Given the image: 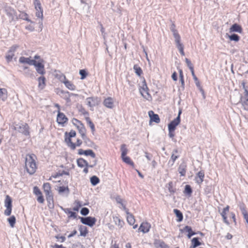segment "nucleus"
I'll return each instance as SVG.
<instances>
[{
	"mask_svg": "<svg viewBox=\"0 0 248 248\" xmlns=\"http://www.w3.org/2000/svg\"><path fill=\"white\" fill-rule=\"evenodd\" d=\"M24 168L30 175L34 174L38 169L37 158L34 154H28L24 157Z\"/></svg>",
	"mask_w": 248,
	"mask_h": 248,
	"instance_id": "1",
	"label": "nucleus"
},
{
	"mask_svg": "<svg viewBox=\"0 0 248 248\" xmlns=\"http://www.w3.org/2000/svg\"><path fill=\"white\" fill-rule=\"evenodd\" d=\"M76 135L77 133L74 130H71L70 132H65L64 133V142L67 146L72 150H74L77 147H80L83 143L82 140L79 138L76 140V142L72 141V139L75 138Z\"/></svg>",
	"mask_w": 248,
	"mask_h": 248,
	"instance_id": "2",
	"label": "nucleus"
},
{
	"mask_svg": "<svg viewBox=\"0 0 248 248\" xmlns=\"http://www.w3.org/2000/svg\"><path fill=\"white\" fill-rule=\"evenodd\" d=\"M223 222L229 225L231 223H234L235 225L237 224L235 215L233 212H230V206L227 205L220 212Z\"/></svg>",
	"mask_w": 248,
	"mask_h": 248,
	"instance_id": "3",
	"label": "nucleus"
},
{
	"mask_svg": "<svg viewBox=\"0 0 248 248\" xmlns=\"http://www.w3.org/2000/svg\"><path fill=\"white\" fill-rule=\"evenodd\" d=\"M34 59V61L32 65L34 66L35 69L38 74L41 75H44L46 73L44 60L38 55H35Z\"/></svg>",
	"mask_w": 248,
	"mask_h": 248,
	"instance_id": "4",
	"label": "nucleus"
},
{
	"mask_svg": "<svg viewBox=\"0 0 248 248\" xmlns=\"http://www.w3.org/2000/svg\"><path fill=\"white\" fill-rule=\"evenodd\" d=\"M72 123L78 129L81 138L83 140L86 138L87 130L84 124L76 118H73L72 120Z\"/></svg>",
	"mask_w": 248,
	"mask_h": 248,
	"instance_id": "5",
	"label": "nucleus"
},
{
	"mask_svg": "<svg viewBox=\"0 0 248 248\" xmlns=\"http://www.w3.org/2000/svg\"><path fill=\"white\" fill-rule=\"evenodd\" d=\"M77 163L78 167L80 168H83V171L84 173L87 174L88 173V168H93L96 164V161L95 160L94 163L92 164H89L88 162L83 158H79L77 160Z\"/></svg>",
	"mask_w": 248,
	"mask_h": 248,
	"instance_id": "6",
	"label": "nucleus"
},
{
	"mask_svg": "<svg viewBox=\"0 0 248 248\" xmlns=\"http://www.w3.org/2000/svg\"><path fill=\"white\" fill-rule=\"evenodd\" d=\"M4 205L6 207L4 213V215L6 216H9L11 214L12 210V200L9 195L6 196Z\"/></svg>",
	"mask_w": 248,
	"mask_h": 248,
	"instance_id": "7",
	"label": "nucleus"
},
{
	"mask_svg": "<svg viewBox=\"0 0 248 248\" xmlns=\"http://www.w3.org/2000/svg\"><path fill=\"white\" fill-rule=\"evenodd\" d=\"M33 4L36 10V16L40 18H43V9L39 0H34Z\"/></svg>",
	"mask_w": 248,
	"mask_h": 248,
	"instance_id": "8",
	"label": "nucleus"
},
{
	"mask_svg": "<svg viewBox=\"0 0 248 248\" xmlns=\"http://www.w3.org/2000/svg\"><path fill=\"white\" fill-rule=\"evenodd\" d=\"M139 91L143 97H146L147 96H150L149 89L147 86L146 80L143 77L142 78L141 84L140 86Z\"/></svg>",
	"mask_w": 248,
	"mask_h": 248,
	"instance_id": "9",
	"label": "nucleus"
},
{
	"mask_svg": "<svg viewBox=\"0 0 248 248\" xmlns=\"http://www.w3.org/2000/svg\"><path fill=\"white\" fill-rule=\"evenodd\" d=\"M86 104L90 108H93L99 104L100 100L97 96L87 97L86 99Z\"/></svg>",
	"mask_w": 248,
	"mask_h": 248,
	"instance_id": "10",
	"label": "nucleus"
},
{
	"mask_svg": "<svg viewBox=\"0 0 248 248\" xmlns=\"http://www.w3.org/2000/svg\"><path fill=\"white\" fill-rule=\"evenodd\" d=\"M44 191L46 194V200H50L53 199V195L51 191V185L49 183H45L43 186Z\"/></svg>",
	"mask_w": 248,
	"mask_h": 248,
	"instance_id": "11",
	"label": "nucleus"
},
{
	"mask_svg": "<svg viewBox=\"0 0 248 248\" xmlns=\"http://www.w3.org/2000/svg\"><path fill=\"white\" fill-rule=\"evenodd\" d=\"M68 121V119L65 115L63 113L61 112L60 110H58L57 116V122L58 124L63 126L67 123Z\"/></svg>",
	"mask_w": 248,
	"mask_h": 248,
	"instance_id": "12",
	"label": "nucleus"
},
{
	"mask_svg": "<svg viewBox=\"0 0 248 248\" xmlns=\"http://www.w3.org/2000/svg\"><path fill=\"white\" fill-rule=\"evenodd\" d=\"M80 220L83 224L88 225L90 227H93L96 221V218L92 217H81Z\"/></svg>",
	"mask_w": 248,
	"mask_h": 248,
	"instance_id": "13",
	"label": "nucleus"
},
{
	"mask_svg": "<svg viewBox=\"0 0 248 248\" xmlns=\"http://www.w3.org/2000/svg\"><path fill=\"white\" fill-rule=\"evenodd\" d=\"M151 228V225L147 221L142 222L138 229L139 232H142L143 233L148 232Z\"/></svg>",
	"mask_w": 248,
	"mask_h": 248,
	"instance_id": "14",
	"label": "nucleus"
},
{
	"mask_svg": "<svg viewBox=\"0 0 248 248\" xmlns=\"http://www.w3.org/2000/svg\"><path fill=\"white\" fill-rule=\"evenodd\" d=\"M5 12L7 15L11 19L12 21L17 20V15L16 11L10 7L6 8Z\"/></svg>",
	"mask_w": 248,
	"mask_h": 248,
	"instance_id": "15",
	"label": "nucleus"
},
{
	"mask_svg": "<svg viewBox=\"0 0 248 248\" xmlns=\"http://www.w3.org/2000/svg\"><path fill=\"white\" fill-rule=\"evenodd\" d=\"M148 115L150 117V125H151L153 122H155V123L157 124L160 123V119L158 115L157 114H155L153 110L149 111Z\"/></svg>",
	"mask_w": 248,
	"mask_h": 248,
	"instance_id": "16",
	"label": "nucleus"
},
{
	"mask_svg": "<svg viewBox=\"0 0 248 248\" xmlns=\"http://www.w3.org/2000/svg\"><path fill=\"white\" fill-rule=\"evenodd\" d=\"M181 113V111H180L179 112L178 116L176 118L174 119L173 121H172L168 125V129H171L173 130H175L176 126L180 124V114Z\"/></svg>",
	"mask_w": 248,
	"mask_h": 248,
	"instance_id": "17",
	"label": "nucleus"
},
{
	"mask_svg": "<svg viewBox=\"0 0 248 248\" xmlns=\"http://www.w3.org/2000/svg\"><path fill=\"white\" fill-rule=\"evenodd\" d=\"M33 193L37 196V201L41 203H44V199L42 195V193L37 186H36L33 187Z\"/></svg>",
	"mask_w": 248,
	"mask_h": 248,
	"instance_id": "18",
	"label": "nucleus"
},
{
	"mask_svg": "<svg viewBox=\"0 0 248 248\" xmlns=\"http://www.w3.org/2000/svg\"><path fill=\"white\" fill-rule=\"evenodd\" d=\"M62 77L63 78L62 82L64 84L65 86L71 91H74L76 89V86L71 81H69L66 78V77L62 74Z\"/></svg>",
	"mask_w": 248,
	"mask_h": 248,
	"instance_id": "19",
	"label": "nucleus"
},
{
	"mask_svg": "<svg viewBox=\"0 0 248 248\" xmlns=\"http://www.w3.org/2000/svg\"><path fill=\"white\" fill-rule=\"evenodd\" d=\"M126 219L128 223L130 225H133V228L136 229L138 227V224H135L136 219L134 216L131 213H129L126 215Z\"/></svg>",
	"mask_w": 248,
	"mask_h": 248,
	"instance_id": "20",
	"label": "nucleus"
},
{
	"mask_svg": "<svg viewBox=\"0 0 248 248\" xmlns=\"http://www.w3.org/2000/svg\"><path fill=\"white\" fill-rule=\"evenodd\" d=\"M83 114L86 115V117H85V120L86 121L87 124L91 128L92 132L93 133L95 130V126L94 124L91 121L90 118L89 117L88 112L85 110L83 112Z\"/></svg>",
	"mask_w": 248,
	"mask_h": 248,
	"instance_id": "21",
	"label": "nucleus"
},
{
	"mask_svg": "<svg viewBox=\"0 0 248 248\" xmlns=\"http://www.w3.org/2000/svg\"><path fill=\"white\" fill-rule=\"evenodd\" d=\"M103 105L107 108H112L114 107V100L111 97H108L103 101Z\"/></svg>",
	"mask_w": 248,
	"mask_h": 248,
	"instance_id": "22",
	"label": "nucleus"
},
{
	"mask_svg": "<svg viewBox=\"0 0 248 248\" xmlns=\"http://www.w3.org/2000/svg\"><path fill=\"white\" fill-rule=\"evenodd\" d=\"M204 175L203 170H200L199 171L195 177V181L196 183L199 185H201L203 181Z\"/></svg>",
	"mask_w": 248,
	"mask_h": 248,
	"instance_id": "23",
	"label": "nucleus"
},
{
	"mask_svg": "<svg viewBox=\"0 0 248 248\" xmlns=\"http://www.w3.org/2000/svg\"><path fill=\"white\" fill-rule=\"evenodd\" d=\"M20 129L21 130L22 133L25 136L30 135V127L28 124L24 123L19 126Z\"/></svg>",
	"mask_w": 248,
	"mask_h": 248,
	"instance_id": "24",
	"label": "nucleus"
},
{
	"mask_svg": "<svg viewBox=\"0 0 248 248\" xmlns=\"http://www.w3.org/2000/svg\"><path fill=\"white\" fill-rule=\"evenodd\" d=\"M182 232L184 233H187V236L188 238H191V237L195 234V232H194L191 227L189 226H186L182 230Z\"/></svg>",
	"mask_w": 248,
	"mask_h": 248,
	"instance_id": "25",
	"label": "nucleus"
},
{
	"mask_svg": "<svg viewBox=\"0 0 248 248\" xmlns=\"http://www.w3.org/2000/svg\"><path fill=\"white\" fill-rule=\"evenodd\" d=\"M170 30L173 33L175 41L181 39L180 35H179L177 30L176 29V26L174 23H172L171 25Z\"/></svg>",
	"mask_w": 248,
	"mask_h": 248,
	"instance_id": "26",
	"label": "nucleus"
},
{
	"mask_svg": "<svg viewBox=\"0 0 248 248\" xmlns=\"http://www.w3.org/2000/svg\"><path fill=\"white\" fill-rule=\"evenodd\" d=\"M34 60H31V57L26 58L25 57H20L19 59V62L21 63H27L29 65H32Z\"/></svg>",
	"mask_w": 248,
	"mask_h": 248,
	"instance_id": "27",
	"label": "nucleus"
},
{
	"mask_svg": "<svg viewBox=\"0 0 248 248\" xmlns=\"http://www.w3.org/2000/svg\"><path fill=\"white\" fill-rule=\"evenodd\" d=\"M15 50V49L11 48L8 51V53L5 56L6 60L8 62H9L11 61H12L13 57L15 56V54H14Z\"/></svg>",
	"mask_w": 248,
	"mask_h": 248,
	"instance_id": "28",
	"label": "nucleus"
},
{
	"mask_svg": "<svg viewBox=\"0 0 248 248\" xmlns=\"http://www.w3.org/2000/svg\"><path fill=\"white\" fill-rule=\"evenodd\" d=\"M8 97V92L5 88H0V98L5 101Z\"/></svg>",
	"mask_w": 248,
	"mask_h": 248,
	"instance_id": "29",
	"label": "nucleus"
},
{
	"mask_svg": "<svg viewBox=\"0 0 248 248\" xmlns=\"http://www.w3.org/2000/svg\"><path fill=\"white\" fill-rule=\"evenodd\" d=\"M230 31L231 32L235 31L241 33L242 31V29L239 25L237 24H234L230 28Z\"/></svg>",
	"mask_w": 248,
	"mask_h": 248,
	"instance_id": "30",
	"label": "nucleus"
},
{
	"mask_svg": "<svg viewBox=\"0 0 248 248\" xmlns=\"http://www.w3.org/2000/svg\"><path fill=\"white\" fill-rule=\"evenodd\" d=\"M38 87L42 90L46 86V78L44 77H40L38 78Z\"/></svg>",
	"mask_w": 248,
	"mask_h": 248,
	"instance_id": "31",
	"label": "nucleus"
},
{
	"mask_svg": "<svg viewBox=\"0 0 248 248\" xmlns=\"http://www.w3.org/2000/svg\"><path fill=\"white\" fill-rule=\"evenodd\" d=\"M175 43L176 44L177 47L178 48V50H179V52L180 54L182 56L185 55V52L184 50V46L183 44L181 43V39H178L177 40L175 41Z\"/></svg>",
	"mask_w": 248,
	"mask_h": 248,
	"instance_id": "32",
	"label": "nucleus"
},
{
	"mask_svg": "<svg viewBox=\"0 0 248 248\" xmlns=\"http://www.w3.org/2000/svg\"><path fill=\"white\" fill-rule=\"evenodd\" d=\"M191 241V244L190 248H196L201 245V243L199 241V238L198 237L192 238Z\"/></svg>",
	"mask_w": 248,
	"mask_h": 248,
	"instance_id": "33",
	"label": "nucleus"
},
{
	"mask_svg": "<svg viewBox=\"0 0 248 248\" xmlns=\"http://www.w3.org/2000/svg\"><path fill=\"white\" fill-rule=\"evenodd\" d=\"M22 19L29 22H32L29 18V15L25 12H20L19 14L17 16V20Z\"/></svg>",
	"mask_w": 248,
	"mask_h": 248,
	"instance_id": "34",
	"label": "nucleus"
},
{
	"mask_svg": "<svg viewBox=\"0 0 248 248\" xmlns=\"http://www.w3.org/2000/svg\"><path fill=\"white\" fill-rule=\"evenodd\" d=\"M114 221L116 225L120 228H122L124 224V221L118 217H113Z\"/></svg>",
	"mask_w": 248,
	"mask_h": 248,
	"instance_id": "35",
	"label": "nucleus"
},
{
	"mask_svg": "<svg viewBox=\"0 0 248 248\" xmlns=\"http://www.w3.org/2000/svg\"><path fill=\"white\" fill-rule=\"evenodd\" d=\"M173 212L175 213L176 217H177V221L178 222L182 221L183 219V215L182 212L177 209H174Z\"/></svg>",
	"mask_w": 248,
	"mask_h": 248,
	"instance_id": "36",
	"label": "nucleus"
},
{
	"mask_svg": "<svg viewBox=\"0 0 248 248\" xmlns=\"http://www.w3.org/2000/svg\"><path fill=\"white\" fill-rule=\"evenodd\" d=\"M178 171L181 176H185L186 172V166L185 164L180 165L178 168Z\"/></svg>",
	"mask_w": 248,
	"mask_h": 248,
	"instance_id": "37",
	"label": "nucleus"
},
{
	"mask_svg": "<svg viewBox=\"0 0 248 248\" xmlns=\"http://www.w3.org/2000/svg\"><path fill=\"white\" fill-rule=\"evenodd\" d=\"M122 160L123 162L125 163L126 164L129 165L132 167H134V163L133 161L131 160V159L130 158V157L126 155L124 157H121Z\"/></svg>",
	"mask_w": 248,
	"mask_h": 248,
	"instance_id": "38",
	"label": "nucleus"
},
{
	"mask_svg": "<svg viewBox=\"0 0 248 248\" xmlns=\"http://www.w3.org/2000/svg\"><path fill=\"white\" fill-rule=\"evenodd\" d=\"M133 69L136 75L140 77L143 74L142 70L138 64H135L134 65Z\"/></svg>",
	"mask_w": 248,
	"mask_h": 248,
	"instance_id": "39",
	"label": "nucleus"
},
{
	"mask_svg": "<svg viewBox=\"0 0 248 248\" xmlns=\"http://www.w3.org/2000/svg\"><path fill=\"white\" fill-rule=\"evenodd\" d=\"M120 150L121 152V157L126 156L128 152L126 145L125 144H122L121 145Z\"/></svg>",
	"mask_w": 248,
	"mask_h": 248,
	"instance_id": "40",
	"label": "nucleus"
},
{
	"mask_svg": "<svg viewBox=\"0 0 248 248\" xmlns=\"http://www.w3.org/2000/svg\"><path fill=\"white\" fill-rule=\"evenodd\" d=\"M80 235L83 236H86L88 233V231L86 227L81 226L79 229Z\"/></svg>",
	"mask_w": 248,
	"mask_h": 248,
	"instance_id": "41",
	"label": "nucleus"
},
{
	"mask_svg": "<svg viewBox=\"0 0 248 248\" xmlns=\"http://www.w3.org/2000/svg\"><path fill=\"white\" fill-rule=\"evenodd\" d=\"M90 181H91V184L93 186L96 185L100 182L99 179L96 176H93L91 177L90 178Z\"/></svg>",
	"mask_w": 248,
	"mask_h": 248,
	"instance_id": "42",
	"label": "nucleus"
},
{
	"mask_svg": "<svg viewBox=\"0 0 248 248\" xmlns=\"http://www.w3.org/2000/svg\"><path fill=\"white\" fill-rule=\"evenodd\" d=\"M8 221L11 227H14L15 226L16 219L14 216H12L9 218H8Z\"/></svg>",
	"mask_w": 248,
	"mask_h": 248,
	"instance_id": "43",
	"label": "nucleus"
},
{
	"mask_svg": "<svg viewBox=\"0 0 248 248\" xmlns=\"http://www.w3.org/2000/svg\"><path fill=\"white\" fill-rule=\"evenodd\" d=\"M74 207L73 209L74 211H78L80 207L82 206V204L81 202L79 201H76L74 202Z\"/></svg>",
	"mask_w": 248,
	"mask_h": 248,
	"instance_id": "44",
	"label": "nucleus"
},
{
	"mask_svg": "<svg viewBox=\"0 0 248 248\" xmlns=\"http://www.w3.org/2000/svg\"><path fill=\"white\" fill-rule=\"evenodd\" d=\"M58 190L60 193H63L65 192L68 193L69 192V189L68 186H60L58 187Z\"/></svg>",
	"mask_w": 248,
	"mask_h": 248,
	"instance_id": "45",
	"label": "nucleus"
},
{
	"mask_svg": "<svg viewBox=\"0 0 248 248\" xmlns=\"http://www.w3.org/2000/svg\"><path fill=\"white\" fill-rule=\"evenodd\" d=\"M179 78H180V80L182 86L183 87L185 85V80H184V77L183 75V70L181 69H179Z\"/></svg>",
	"mask_w": 248,
	"mask_h": 248,
	"instance_id": "46",
	"label": "nucleus"
},
{
	"mask_svg": "<svg viewBox=\"0 0 248 248\" xmlns=\"http://www.w3.org/2000/svg\"><path fill=\"white\" fill-rule=\"evenodd\" d=\"M84 155L86 156L90 155L93 158H95V154L92 150H85Z\"/></svg>",
	"mask_w": 248,
	"mask_h": 248,
	"instance_id": "47",
	"label": "nucleus"
},
{
	"mask_svg": "<svg viewBox=\"0 0 248 248\" xmlns=\"http://www.w3.org/2000/svg\"><path fill=\"white\" fill-rule=\"evenodd\" d=\"M178 153V150L176 149L173 151V153L171 155V159L173 163L179 157V155H177Z\"/></svg>",
	"mask_w": 248,
	"mask_h": 248,
	"instance_id": "48",
	"label": "nucleus"
},
{
	"mask_svg": "<svg viewBox=\"0 0 248 248\" xmlns=\"http://www.w3.org/2000/svg\"><path fill=\"white\" fill-rule=\"evenodd\" d=\"M240 101H248V90L245 89L244 94L240 98Z\"/></svg>",
	"mask_w": 248,
	"mask_h": 248,
	"instance_id": "49",
	"label": "nucleus"
},
{
	"mask_svg": "<svg viewBox=\"0 0 248 248\" xmlns=\"http://www.w3.org/2000/svg\"><path fill=\"white\" fill-rule=\"evenodd\" d=\"M79 74L81 76V79H85L86 78L87 76L88 75V73H87L86 71L84 69L80 70Z\"/></svg>",
	"mask_w": 248,
	"mask_h": 248,
	"instance_id": "50",
	"label": "nucleus"
},
{
	"mask_svg": "<svg viewBox=\"0 0 248 248\" xmlns=\"http://www.w3.org/2000/svg\"><path fill=\"white\" fill-rule=\"evenodd\" d=\"M229 38L232 41L238 42L240 39V37L236 34H233L229 36Z\"/></svg>",
	"mask_w": 248,
	"mask_h": 248,
	"instance_id": "51",
	"label": "nucleus"
},
{
	"mask_svg": "<svg viewBox=\"0 0 248 248\" xmlns=\"http://www.w3.org/2000/svg\"><path fill=\"white\" fill-rule=\"evenodd\" d=\"M65 212L69 215V217H76V213L75 212L70 211V209H67L66 211H65Z\"/></svg>",
	"mask_w": 248,
	"mask_h": 248,
	"instance_id": "52",
	"label": "nucleus"
},
{
	"mask_svg": "<svg viewBox=\"0 0 248 248\" xmlns=\"http://www.w3.org/2000/svg\"><path fill=\"white\" fill-rule=\"evenodd\" d=\"M243 108L248 111V101H240Z\"/></svg>",
	"mask_w": 248,
	"mask_h": 248,
	"instance_id": "53",
	"label": "nucleus"
},
{
	"mask_svg": "<svg viewBox=\"0 0 248 248\" xmlns=\"http://www.w3.org/2000/svg\"><path fill=\"white\" fill-rule=\"evenodd\" d=\"M192 192V189L189 185H186L185 188V193L191 195Z\"/></svg>",
	"mask_w": 248,
	"mask_h": 248,
	"instance_id": "54",
	"label": "nucleus"
},
{
	"mask_svg": "<svg viewBox=\"0 0 248 248\" xmlns=\"http://www.w3.org/2000/svg\"><path fill=\"white\" fill-rule=\"evenodd\" d=\"M80 213L82 215L86 216L89 214V210L86 207H84L81 209Z\"/></svg>",
	"mask_w": 248,
	"mask_h": 248,
	"instance_id": "55",
	"label": "nucleus"
},
{
	"mask_svg": "<svg viewBox=\"0 0 248 248\" xmlns=\"http://www.w3.org/2000/svg\"><path fill=\"white\" fill-rule=\"evenodd\" d=\"M185 61L187 66L189 67L190 69L194 68L193 64H192L191 61L188 59L186 58Z\"/></svg>",
	"mask_w": 248,
	"mask_h": 248,
	"instance_id": "56",
	"label": "nucleus"
},
{
	"mask_svg": "<svg viewBox=\"0 0 248 248\" xmlns=\"http://www.w3.org/2000/svg\"><path fill=\"white\" fill-rule=\"evenodd\" d=\"M158 244L159 246L162 248H166L167 245L163 241H157V242H155V244Z\"/></svg>",
	"mask_w": 248,
	"mask_h": 248,
	"instance_id": "57",
	"label": "nucleus"
},
{
	"mask_svg": "<svg viewBox=\"0 0 248 248\" xmlns=\"http://www.w3.org/2000/svg\"><path fill=\"white\" fill-rule=\"evenodd\" d=\"M174 131L175 130L169 129V135L170 138H173L174 137Z\"/></svg>",
	"mask_w": 248,
	"mask_h": 248,
	"instance_id": "58",
	"label": "nucleus"
},
{
	"mask_svg": "<svg viewBox=\"0 0 248 248\" xmlns=\"http://www.w3.org/2000/svg\"><path fill=\"white\" fill-rule=\"evenodd\" d=\"M122 206L123 207V210L125 212L126 215L130 213V212H129V210L128 209H127L126 207V206L125 204H124V203L122 204Z\"/></svg>",
	"mask_w": 248,
	"mask_h": 248,
	"instance_id": "59",
	"label": "nucleus"
},
{
	"mask_svg": "<svg viewBox=\"0 0 248 248\" xmlns=\"http://www.w3.org/2000/svg\"><path fill=\"white\" fill-rule=\"evenodd\" d=\"M122 206L123 207V210L125 212L126 215L130 213V212H129V210L128 209H127L126 207V206L125 204H124V203L122 204Z\"/></svg>",
	"mask_w": 248,
	"mask_h": 248,
	"instance_id": "60",
	"label": "nucleus"
},
{
	"mask_svg": "<svg viewBox=\"0 0 248 248\" xmlns=\"http://www.w3.org/2000/svg\"><path fill=\"white\" fill-rule=\"evenodd\" d=\"M171 77L173 80L176 81L177 80V75L176 72L173 73Z\"/></svg>",
	"mask_w": 248,
	"mask_h": 248,
	"instance_id": "61",
	"label": "nucleus"
},
{
	"mask_svg": "<svg viewBox=\"0 0 248 248\" xmlns=\"http://www.w3.org/2000/svg\"><path fill=\"white\" fill-rule=\"evenodd\" d=\"M77 233V231L76 230H75L68 236V237L70 238L71 237H73V236L76 235Z\"/></svg>",
	"mask_w": 248,
	"mask_h": 248,
	"instance_id": "62",
	"label": "nucleus"
},
{
	"mask_svg": "<svg viewBox=\"0 0 248 248\" xmlns=\"http://www.w3.org/2000/svg\"><path fill=\"white\" fill-rule=\"evenodd\" d=\"M110 248H120L119 245L115 242L112 244Z\"/></svg>",
	"mask_w": 248,
	"mask_h": 248,
	"instance_id": "63",
	"label": "nucleus"
},
{
	"mask_svg": "<svg viewBox=\"0 0 248 248\" xmlns=\"http://www.w3.org/2000/svg\"><path fill=\"white\" fill-rule=\"evenodd\" d=\"M53 248H66L65 247H63L62 245H59L57 244H55Z\"/></svg>",
	"mask_w": 248,
	"mask_h": 248,
	"instance_id": "64",
	"label": "nucleus"
}]
</instances>
